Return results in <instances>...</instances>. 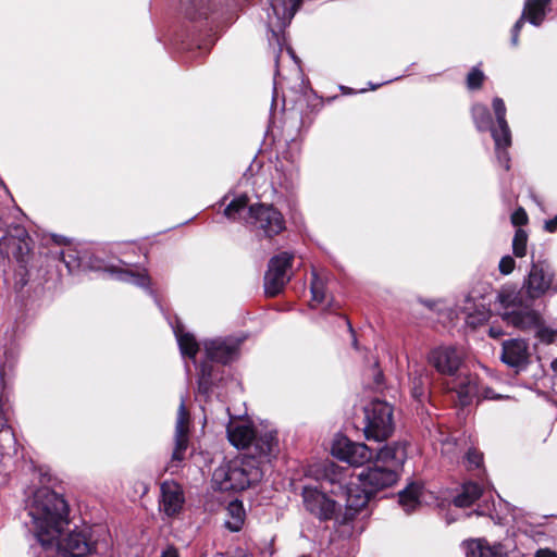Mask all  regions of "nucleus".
Here are the masks:
<instances>
[{"label":"nucleus","instance_id":"25","mask_svg":"<svg viewBox=\"0 0 557 557\" xmlns=\"http://www.w3.org/2000/svg\"><path fill=\"white\" fill-rule=\"evenodd\" d=\"M230 443L238 448H250L256 433V429L246 421H231L226 429Z\"/></svg>","mask_w":557,"mask_h":557},{"label":"nucleus","instance_id":"37","mask_svg":"<svg viewBox=\"0 0 557 557\" xmlns=\"http://www.w3.org/2000/svg\"><path fill=\"white\" fill-rule=\"evenodd\" d=\"M484 77V73L480 69L472 67L467 76V87L470 90L479 89L483 84Z\"/></svg>","mask_w":557,"mask_h":557},{"label":"nucleus","instance_id":"33","mask_svg":"<svg viewBox=\"0 0 557 557\" xmlns=\"http://www.w3.org/2000/svg\"><path fill=\"white\" fill-rule=\"evenodd\" d=\"M227 513L230 518L225 520L224 527L231 532H238L242 530L245 522V509L240 502H231L227 506Z\"/></svg>","mask_w":557,"mask_h":557},{"label":"nucleus","instance_id":"8","mask_svg":"<svg viewBox=\"0 0 557 557\" xmlns=\"http://www.w3.org/2000/svg\"><path fill=\"white\" fill-rule=\"evenodd\" d=\"M498 300L504 308L503 320L520 331H533L540 325L541 314L524 305L513 292L502 290L498 294Z\"/></svg>","mask_w":557,"mask_h":557},{"label":"nucleus","instance_id":"9","mask_svg":"<svg viewBox=\"0 0 557 557\" xmlns=\"http://www.w3.org/2000/svg\"><path fill=\"white\" fill-rule=\"evenodd\" d=\"M363 432L367 440L382 442L392 435L394 430L393 407L380 399L371 400L363 409Z\"/></svg>","mask_w":557,"mask_h":557},{"label":"nucleus","instance_id":"13","mask_svg":"<svg viewBox=\"0 0 557 557\" xmlns=\"http://www.w3.org/2000/svg\"><path fill=\"white\" fill-rule=\"evenodd\" d=\"M332 455L350 466L360 467L372 459V450L363 443L351 442L346 436H337L331 447Z\"/></svg>","mask_w":557,"mask_h":557},{"label":"nucleus","instance_id":"18","mask_svg":"<svg viewBox=\"0 0 557 557\" xmlns=\"http://www.w3.org/2000/svg\"><path fill=\"white\" fill-rule=\"evenodd\" d=\"M553 276L554 274L547 263L543 261L532 262L528 278L524 283L528 296L532 299L543 296L549 289Z\"/></svg>","mask_w":557,"mask_h":557},{"label":"nucleus","instance_id":"51","mask_svg":"<svg viewBox=\"0 0 557 557\" xmlns=\"http://www.w3.org/2000/svg\"><path fill=\"white\" fill-rule=\"evenodd\" d=\"M346 322H347V325H348V327H349V331H350L351 333H354L350 322H349L348 320H346Z\"/></svg>","mask_w":557,"mask_h":557},{"label":"nucleus","instance_id":"6","mask_svg":"<svg viewBox=\"0 0 557 557\" xmlns=\"http://www.w3.org/2000/svg\"><path fill=\"white\" fill-rule=\"evenodd\" d=\"M262 470L255 457L232 459L213 472L212 480L221 491H244L262 479Z\"/></svg>","mask_w":557,"mask_h":557},{"label":"nucleus","instance_id":"11","mask_svg":"<svg viewBox=\"0 0 557 557\" xmlns=\"http://www.w3.org/2000/svg\"><path fill=\"white\" fill-rule=\"evenodd\" d=\"M294 255L282 252L272 257L268 264V271L264 275V292L268 296L274 297L278 295L284 286L292 278V262Z\"/></svg>","mask_w":557,"mask_h":557},{"label":"nucleus","instance_id":"19","mask_svg":"<svg viewBox=\"0 0 557 557\" xmlns=\"http://www.w3.org/2000/svg\"><path fill=\"white\" fill-rule=\"evenodd\" d=\"M189 413L185 406V398H181L177 410L174 434V449L172 453V461L181 462L185 458L189 444Z\"/></svg>","mask_w":557,"mask_h":557},{"label":"nucleus","instance_id":"50","mask_svg":"<svg viewBox=\"0 0 557 557\" xmlns=\"http://www.w3.org/2000/svg\"><path fill=\"white\" fill-rule=\"evenodd\" d=\"M286 51H287V52H288L293 58H295V57H294V51H293V49H292L290 47H286Z\"/></svg>","mask_w":557,"mask_h":557},{"label":"nucleus","instance_id":"28","mask_svg":"<svg viewBox=\"0 0 557 557\" xmlns=\"http://www.w3.org/2000/svg\"><path fill=\"white\" fill-rule=\"evenodd\" d=\"M173 332L175 334L182 356L195 360L199 351V345L195 336L190 333L184 332L183 326L178 324L173 326Z\"/></svg>","mask_w":557,"mask_h":557},{"label":"nucleus","instance_id":"34","mask_svg":"<svg viewBox=\"0 0 557 557\" xmlns=\"http://www.w3.org/2000/svg\"><path fill=\"white\" fill-rule=\"evenodd\" d=\"M527 243L528 234L523 230L518 228L512 239V251L516 257L522 258L527 255Z\"/></svg>","mask_w":557,"mask_h":557},{"label":"nucleus","instance_id":"32","mask_svg":"<svg viewBox=\"0 0 557 557\" xmlns=\"http://www.w3.org/2000/svg\"><path fill=\"white\" fill-rule=\"evenodd\" d=\"M61 258L69 273H76L78 271H85L89 268H95L86 261V255L81 256L75 249L69 248L67 250L62 251Z\"/></svg>","mask_w":557,"mask_h":557},{"label":"nucleus","instance_id":"12","mask_svg":"<svg viewBox=\"0 0 557 557\" xmlns=\"http://www.w3.org/2000/svg\"><path fill=\"white\" fill-rule=\"evenodd\" d=\"M492 107L499 125V129H493L497 161L508 171L510 169V157L507 149L511 145V132L506 120L507 109L504 100L499 97L493 99Z\"/></svg>","mask_w":557,"mask_h":557},{"label":"nucleus","instance_id":"4","mask_svg":"<svg viewBox=\"0 0 557 557\" xmlns=\"http://www.w3.org/2000/svg\"><path fill=\"white\" fill-rule=\"evenodd\" d=\"M242 338L227 336L207 339L203 342L206 360L200 364L198 375V392L208 395L211 388L221 381V367L235 361L239 357Z\"/></svg>","mask_w":557,"mask_h":557},{"label":"nucleus","instance_id":"20","mask_svg":"<svg viewBox=\"0 0 557 557\" xmlns=\"http://www.w3.org/2000/svg\"><path fill=\"white\" fill-rule=\"evenodd\" d=\"M500 360L516 369L517 372L524 370L529 364V344L524 339L512 338L503 342Z\"/></svg>","mask_w":557,"mask_h":557},{"label":"nucleus","instance_id":"40","mask_svg":"<svg viewBox=\"0 0 557 557\" xmlns=\"http://www.w3.org/2000/svg\"><path fill=\"white\" fill-rule=\"evenodd\" d=\"M516 265V261L511 256H504L498 264L499 272L504 275L510 274Z\"/></svg>","mask_w":557,"mask_h":557},{"label":"nucleus","instance_id":"22","mask_svg":"<svg viewBox=\"0 0 557 557\" xmlns=\"http://www.w3.org/2000/svg\"><path fill=\"white\" fill-rule=\"evenodd\" d=\"M250 448L259 458L270 460L280 451L277 432L274 430H256Z\"/></svg>","mask_w":557,"mask_h":557},{"label":"nucleus","instance_id":"27","mask_svg":"<svg viewBox=\"0 0 557 557\" xmlns=\"http://www.w3.org/2000/svg\"><path fill=\"white\" fill-rule=\"evenodd\" d=\"M463 546L467 557H504L502 545H490L485 540H469Z\"/></svg>","mask_w":557,"mask_h":557},{"label":"nucleus","instance_id":"46","mask_svg":"<svg viewBox=\"0 0 557 557\" xmlns=\"http://www.w3.org/2000/svg\"><path fill=\"white\" fill-rule=\"evenodd\" d=\"M545 230L549 233H554L557 231V215L545 222Z\"/></svg>","mask_w":557,"mask_h":557},{"label":"nucleus","instance_id":"2","mask_svg":"<svg viewBox=\"0 0 557 557\" xmlns=\"http://www.w3.org/2000/svg\"><path fill=\"white\" fill-rule=\"evenodd\" d=\"M22 211L16 208H8L0 211V253L7 258H14L18 263L15 287L23 288L27 280V256L30 251V237L21 224Z\"/></svg>","mask_w":557,"mask_h":557},{"label":"nucleus","instance_id":"48","mask_svg":"<svg viewBox=\"0 0 557 557\" xmlns=\"http://www.w3.org/2000/svg\"><path fill=\"white\" fill-rule=\"evenodd\" d=\"M232 557H255L253 554L245 550V549H237Z\"/></svg>","mask_w":557,"mask_h":557},{"label":"nucleus","instance_id":"24","mask_svg":"<svg viewBox=\"0 0 557 557\" xmlns=\"http://www.w3.org/2000/svg\"><path fill=\"white\" fill-rule=\"evenodd\" d=\"M450 389L456 393L461 407L470 405L473 399H480V386L473 375L455 377Z\"/></svg>","mask_w":557,"mask_h":557},{"label":"nucleus","instance_id":"26","mask_svg":"<svg viewBox=\"0 0 557 557\" xmlns=\"http://www.w3.org/2000/svg\"><path fill=\"white\" fill-rule=\"evenodd\" d=\"M112 277L131 283L133 285H136L138 287L147 288L149 289L150 294H152V290L150 289V277L147 274V271L145 269L143 270H134L131 268H115L112 267L108 269Z\"/></svg>","mask_w":557,"mask_h":557},{"label":"nucleus","instance_id":"39","mask_svg":"<svg viewBox=\"0 0 557 557\" xmlns=\"http://www.w3.org/2000/svg\"><path fill=\"white\" fill-rule=\"evenodd\" d=\"M466 460L470 468H479L483 462V455L476 449H469L466 455Z\"/></svg>","mask_w":557,"mask_h":557},{"label":"nucleus","instance_id":"23","mask_svg":"<svg viewBox=\"0 0 557 557\" xmlns=\"http://www.w3.org/2000/svg\"><path fill=\"white\" fill-rule=\"evenodd\" d=\"M407 458L406 444L403 442H394L382 447L377 454L374 462L393 468L399 474L405 460Z\"/></svg>","mask_w":557,"mask_h":557},{"label":"nucleus","instance_id":"42","mask_svg":"<svg viewBox=\"0 0 557 557\" xmlns=\"http://www.w3.org/2000/svg\"><path fill=\"white\" fill-rule=\"evenodd\" d=\"M494 509H495L494 502H492V504H488L486 502L484 505H479L478 506V508L475 510V513L478 516H490V517H492Z\"/></svg>","mask_w":557,"mask_h":557},{"label":"nucleus","instance_id":"36","mask_svg":"<svg viewBox=\"0 0 557 557\" xmlns=\"http://www.w3.org/2000/svg\"><path fill=\"white\" fill-rule=\"evenodd\" d=\"M310 289H311L313 301H315L318 304H321L324 301V299H325L324 284L315 274H313Z\"/></svg>","mask_w":557,"mask_h":557},{"label":"nucleus","instance_id":"16","mask_svg":"<svg viewBox=\"0 0 557 557\" xmlns=\"http://www.w3.org/2000/svg\"><path fill=\"white\" fill-rule=\"evenodd\" d=\"M215 5L212 0H189L184 8L185 17L194 24L197 32L212 30Z\"/></svg>","mask_w":557,"mask_h":557},{"label":"nucleus","instance_id":"3","mask_svg":"<svg viewBox=\"0 0 557 557\" xmlns=\"http://www.w3.org/2000/svg\"><path fill=\"white\" fill-rule=\"evenodd\" d=\"M248 197L234 198L224 209V215L232 221L244 222L258 236L272 238L285 230V219L273 205H248Z\"/></svg>","mask_w":557,"mask_h":557},{"label":"nucleus","instance_id":"14","mask_svg":"<svg viewBox=\"0 0 557 557\" xmlns=\"http://www.w3.org/2000/svg\"><path fill=\"white\" fill-rule=\"evenodd\" d=\"M428 362L438 373L453 376L462 363V356L454 346H438L430 350Z\"/></svg>","mask_w":557,"mask_h":557},{"label":"nucleus","instance_id":"44","mask_svg":"<svg viewBox=\"0 0 557 557\" xmlns=\"http://www.w3.org/2000/svg\"><path fill=\"white\" fill-rule=\"evenodd\" d=\"M161 557H180V554L173 545H169L162 550Z\"/></svg>","mask_w":557,"mask_h":557},{"label":"nucleus","instance_id":"43","mask_svg":"<svg viewBox=\"0 0 557 557\" xmlns=\"http://www.w3.org/2000/svg\"><path fill=\"white\" fill-rule=\"evenodd\" d=\"M533 557H557V553L550 548H540Z\"/></svg>","mask_w":557,"mask_h":557},{"label":"nucleus","instance_id":"10","mask_svg":"<svg viewBox=\"0 0 557 557\" xmlns=\"http://www.w3.org/2000/svg\"><path fill=\"white\" fill-rule=\"evenodd\" d=\"M334 481L325 476L320 486L307 485L302 488V500L306 509L321 520L331 519L335 511V502L326 496V492L335 493Z\"/></svg>","mask_w":557,"mask_h":557},{"label":"nucleus","instance_id":"21","mask_svg":"<svg viewBox=\"0 0 557 557\" xmlns=\"http://www.w3.org/2000/svg\"><path fill=\"white\" fill-rule=\"evenodd\" d=\"M431 377L429 370L419 362L409 366V389L411 397L424 404L430 396Z\"/></svg>","mask_w":557,"mask_h":557},{"label":"nucleus","instance_id":"15","mask_svg":"<svg viewBox=\"0 0 557 557\" xmlns=\"http://www.w3.org/2000/svg\"><path fill=\"white\" fill-rule=\"evenodd\" d=\"M552 0H525L522 14L511 29V45L516 47L519 40V33L525 18L534 26H540L546 14L552 10Z\"/></svg>","mask_w":557,"mask_h":557},{"label":"nucleus","instance_id":"7","mask_svg":"<svg viewBox=\"0 0 557 557\" xmlns=\"http://www.w3.org/2000/svg\"><path fill=\"white\" fill-rule=\"evenodd\" d=\"M302 4V0H271L270 11L268 12V29L271 33L269 37L270 45H276L277 53L275 57L278 63L280 53L285 45L284 30L290 24L296 12Z\"/></svg>","mask_w":557,"mask_h":557},{"label":"nucleus","instance_id":"5","mask_svg":"<svg viewBox=\"0 0 557 557\" xmlns=\"http://www.w3.org/2000/svg\"><path fill=\"white\" fill-rule=\"evenodd\" d=\"M399 474L393 468L374 462L357 474L358 483H349L346 487V507L355 512L367 506L372 495L392 486Z\"/></svg>","mask_w":557,"mask_h":557},{"label":"nucleus","instance_id":"41","mask_svg":"<svg viewBox=\"0 0 557 557\" xmlns=\"http://www.w3.org/2000/svg\"><path fill=\"white\" fill-rule=\"evenodd\" d=\"M511 221L513 225H522L527 223L528 216L523 209L516 210L511 215Z\"/></svg>","mask_w":557,"mask_h":557},{"label":"nucleus","instance_id":"49","mask_svg":"<svg viewBox=\"0 0 557 557\" xmlns=\"http://www.w3.org/2000/svg\"><path fill=\"white\" fill-rule=\"evenodd\" d=\"M550 368L553 372L557 374V358L550 362Z\"/></svg>","mask_w":557,"mask_h":557},{"label":"nucleus","instance_id":"29","mask_svg":"<svg viewBox=\"0 0 557 557\" xmlns=\"http://www.w3.org/2000/svg\"><path fill=\"white\" fill-rule=\"evenodd\" d=\"M471 115L474 125L479 132L490 131L493 136V129H499V125L493 124L490 110L482 103H475L471 108Z\"/></svg>","mask_w":557,"mask_h":557},{"label":"nucleus","instance_id":"38","mask_svg":"<svg viewBox=\"0 0 557 557\" xmlns=\"http://www.w3.org/2000/svg\"><path fill=\"white\" fill-rule=\"evenodd\" d=\"M533 331H535L536 337L542 343L550 344L555 341L556 331L550 327L544 326L542 319H541L540 325L534 327Z\"/></svg>","mask_w":557,"mask_h":557},{"label":"nucleus","instance_id":"35","mask_svg":"<svg viewBox=\"0 0 557 557\" xmlns=\"http://www.w3.org/2000/svg\"><path fill=\"white\" fill-rule=\"evenodd\" d=\"M4 375H5V368L2 367L0 369V432L4 430V428L7 426V422H8V419L5 416V409H4L5 387H7V384L4 381Z\"/></svg>","mask_w":557,"mask_h":557},{"label":"nucleus","instance_id":"47","mask_svg":"<svg viewBox=\"0 0 557 557\" xmlns=\"http://www.w3.org/2000/svg\"><path fill=\"white\" fill-rule=\"evenodd\" d=\"M488 334L493 338H498L504 335V331L499 326H491L488 330Z\"/></svg>","mask_w":557,"mask_h":557},{"label":"nucleus","instance_id":"30","mask_svg":"<svg viewBox=\"0 0 557 557\" xmlns=\"http://www.w3.org/2000/svg\"><path fill=\"white\" fill-rule=\"evenodd\" d=\"M421 486L412 483L398 493L399 505L407 513L420 506Z\"/></svg>","mask_w":557,"mask_h":557},{"label":"nucleus","instance_id":"17","mask_svg":"<svg viewBox=\"0 0 557 557\" xmlns=\"http://www.w3.org/2000/svg\"><path fill=\"white\" fill-rule=\"evenodd\" d=\"M185 504V496L182 486L173 481L166 480L160 485L159 510L168 518L177 516Z\"/></svg>","mask_w":557,"mask_h":557},{"label":"nucleus","instance_id":"1","mask_svg":"<svg viewBox=\"0 0 557 557\" xmlns=\"http://www.w3.org/2000/svg\"><path fill=\"white\" fill-rule=\"evenodd\" d=\"M33 557H84L95 547L90 530L76 528L64 533L69 524V505L62 495L49 487L37 488L27 503Z\"/></svg>","mask_w":557,"mask_h":557},{"label":"nucleus","instance_id":"45","mask_svg":"<svg viewBox=\"0 0 557 557\" xmlns=\"http://www.w3.org/2000/svg\"><path fill=\"white\" fill-rule=\"evenodd\" d=\"M498 396H496V394L488 387L484 388V389H481L480 388V398H484V399H495L497 398Z\"/></svg>","mask_w":557,"mask_h":557},{"label":"nucleus","instance_id":"31","mask_svg":"<svg viewBox=\"0 0 557 557\" xmlns=\"http://www.w3.org/2000/svg\"><path fill=\"white\" fill-rule=\"evenodd\" d=\"M482 495L483 491L478 483L467 482L461 486V491L455 496L454 504L457 507H468Z\"/></svg>","mask_w":557,"mask_h":557},{"label":"nucleus","instance_id":"52","mask_svg":"<svg viewBox=\"0 0 557 557\" xmlns=\"http://www.w3.org/2000/svg\"><path fill=\"white\" fill-rule=\"evenodd\" d=\"M376 87H377V85H372L371 89H375Z\"/></svg>","mask_w":557,"mask_h":557}]
</instances>
